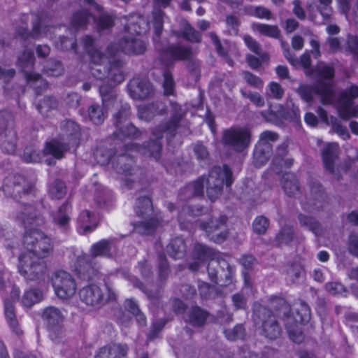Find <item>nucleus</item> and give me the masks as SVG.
<instances>
[{"mask_svg": "<svg viewBox=\"0 0 358 358\" xmlns=\"http://www.w3.org/2000/svg\"><path fill=\"white\" fill-rule=\"evenodd\" d=\"M17 220L26 229L23 251L19 257L18 271L27 280H37L45 272L46 265L41 259L52 252V241L50 237L36 229L44 223V220L36 213L34 206H22Z\"/></svg>", "mask_w": 358, "mask_h": 358, "instance_id": "obj_1", "label": "nucleus"}, {"mask_svg": "<svg viewBox=\"0 0 358 358\" xmlns=\"http://www.w3.org/2000/svg\"><path fill=\"white\" fill-rule=\"evenodd\" d=\"M194 252L196 261L189 264L190 270H199L201 263L209 260L207 268L210 280L221 285H227L231 282L234 268L226 259L221 257L220 254L201 244L195 246Z\"/></svg>", "mask_w": 358, "mask_h": 358, "instance_id": "obj_2", "label": "nucleus"}, {"mask_svg": "<svg viewBox=\"0 0 358 358\" xmlns=\"http://www.w3.org/2000/svg\"><path fill=\"white\" fill-rule=\"evenodd\" d=\"M231 171L227 166L214 167L210 172L208 178H200L196 182L189 185L185 189V196H199L203 193L206 186L207 196L211 201H215L220 194L223 185L230 186L232 183Z\"/></svg>", "mask_w": 358, "mask_h": 358, "instance_id": "obj_3", "label": "nucleus"}, {"mask_svg": "<svg viewBox=\"0 0 358 358\" xmlns=\"http://www.w3.org/2000/svg\"><path fill=\"white\" fill-rule=\"evenodd\" d=\"M316 72L322 80L318 83L315 88L313 89L310 86L301 85L297 90V92L306 102L310 103L312 101L313 95L315 92L320 96L323 103H331L334 100V86L332 85L334 69L320 62L316 66Z\"/></svg>", "mask_w": 358, "mask_h": 358, "instance_id": "obj_4", "label": "nucleus"}, {"mask_svg": "<svg viewBox=\"0 0 358 358\" xmlns=\"http://www.w3.org/2000/svg\"><path fill=\"white\" fill-rule=\"evenodd\" d=\"M170 3L171 0H152L153 11L150 22H145L143 18L137 15H130L129 19L124 17L122 20L126 23L124 24L126 31L131 35L134 34L140 35L146 33L152 24L155 34L159 36L162 30L164 19L162 9L168 7Z\"/></svg>", "mask_w": 358, "mask_h": 358, "instance_id": "obj_5", "label": "nucleus"}, {"mask_svg": "<svg viewBox=\"0 0 358 358\" xmlns=\"http://www.w3.org/2000/svg\"><path fill=\"white\" fill-rule=\"evenodd\" d=\"M68 145L62 142L58 139H53L50 142L46 143L43 150V155H50L56 159H61L64 153L72 148H76L80 139V128L79 126L73 121H68L66 124ZM64 139H62L64 141Z\"/></svg>", "mask_w": 358, "mask_h": 358, "instance_id": "obj_6", "label": "nucleus"}, {"mask_svg": "<svg viewBox=\"0 0 358 358\" xmlns=\"http://www.w3.org/2000/svg\"><path fill=\"white\" fill-rule=\"evenodd\" d=\"M358 99V85L350 84L341 90L337 94V114L343 120L358 118V103L355 100Z\"/></svg>", "mask_w": 358, "mask_h": 358, "instance_id": "obj_7", "label": "nucleus"}, {"mask_svg": "<svg viewBox=\"0 0 358 358\" xmlns=\"http://www.w3.org/2000/svg\"><path fill=\"white\" fill-rule=\"evenodd\" d=\"M107 79L108 81H113V85L108 87L101 85L99 92L104 108L109 110L110 108H117L119 106L120 101L117 99L113 87L124 80V75L118 64H110V69L107 72Z\"/></svg>", "mask_w": 358, "mask_h": 358, "instance_id": "obj_8", "label": "nucleus"}, {"mask_svg": "<svg viewBox=\"0 0 358 358\" xmlns=\"http://www.w3.org/2000/svg\"><path fill=\"white\" fill-rule=\"evenodd\" d=\"M80 3H85L90 6V10H96L99 13V18L95 20L90 16L87 12L76 13L72 18L71 24L76 28L84 27L90 20L96 22L99 29H104L112 26L113 20L111 17L101 12V6L94 1V0H79Z\"/></svg>", "mask_w": 358, "mask_h": 358, "instance_id": "obj_9", "label": "nucleus"}, {"mask_svg": "<svg viewBox=\"0 0 358 358\" xmlns=\"http://www.w3.org/2000/svg\"><path fill=\"white\" fill-rule=\"evenodd\" d=\"M55 294L62 299H69L73 296L77 285L72 275L63 270L55 271L50 278Z\"/></svg>", "mask_w": 358, "mask_h": 358, "instance_id": "obj_10", "label": "nucleus"}, {"mask_svg": "<svg viewBox=\"0 0 358 358\" xmlns=\"http://www.w3.org/2000/svg\"><path fill=\"white\" fill-rule=\"evenodd\" d=\"M85 48L87 51L90 59V72L92 75L99 80L105 78L106 71L105 64L108 62V57L102 55L94 45V41L90 36L83 39Z\"/></svg>", "mask_w": 358, "mask_h": 358, "instance_id": "obj_11", "label": "nucleus"}, {"mask_svg": "<svg viewBox=\"0 0 358 358\" xmlns=\"http://www.w3.org/2000/svg\"><path fill=\"white\" fill-rule=\"evenodd\" d=\"M299 308H295L296 315L293 319L288 317V322L286 324L287 332L291 340L295 343H301L303 341V335L299 324H303L309 321L310 312L308 306L301 302Z\"/></svg>", "mask_w": 358, "mask_h": 358, "instance_id": "obj_12", "label": "nucleus"}, {"mask_svg": "<svg viewBox=\"0 0 358 358\" xmlns=\"http://www.w3.org/2000/svg\"><path fill=\"white\" fill-rule=\"evenodd\" d=\"M160 151L161 145L157 141L152 142L148 148H140L136 145L127 143L126 145V154L120 156L118 159V161L120 163H122L125 161H129V163L124 165V167L120 166V168H117V171L122 172V173L125 175L131 174L130 173V166L132 160L127 156V155L130 156L131 155L132 152H136L144 155H150L154 157L155 159H158L160 156Z\"/></svg>", "mask_w": 358, "mask_h": 358, "instance_id": "obj_13", "label": "nucleus"}, {"mask_svg": "<svg viewBox=\"0 0 358 358\" xmlns=\"http://www.w3.org/2000/svg\"><path fill=\"white\" fill-rule=\"evenodd\" d=\"M223 141L234 150H244L250 142V132L247 127H233L224 131Z\"/></svg>", "mask_w": 358, "mask_h": 358, "instance_id": "obj_14", "label": "nucleus"}, {"mask_svg": "<svg viewBox=\"0 0 358 358\" xmlns=\"http://www.w3.org/2000/svg\"><path fill=\"white\" fill-rule=\"evenodd\" d=\"M33 61L34 56L32 52L26 51L19 57L18 65L22 69L27 83L33 85L36 90L40 92L41 90L47 87V83L38 74L29 71L33 65Z\"/></svg>", "mask_w": 358, "mask_h": 358, "instance_id": "obj_15", "label": "nucleus"}, {"mask_svg": "<svg viewBox=\"0 0 358 358\" xmlns=\"http://www.w3.org/2000/svg\"><path fill=\"white\" fill-rule=\"evenodd\" d=\"M9 289L10 297L4 299L5 317L13 331L19 334L20 331L18 329V322L15 313L13 303L20 299V289L15 285L9 287Z\"/></svg>", "mask_w": 358, "mask_h": 358, "instance_id": "obj_16", "label": "nucleus"}, {"mask_svg": "<svg viewBox=\"0 0 358 358\" xmlns=\"http://www.w3.org/2000/svg\"><path fill=\"white\" fill-rule=\"evenodd\" d=\"M227 217L220 215L218 218L211 220L206 224L201 225L210 239L215 243H222L227 237V232L222 230L226 222Z\"/></svg>", "mask_w": 358, "mask_h": 358, "instance_id": "obj_17", "label": "nucleus"}, {"mask_svg": "<svg viewBox=\"0 0 358 358\" xmlns=\"http://www.w3.org/2000/svg\"><path fill=\"white\" fill-rule=\"evenodd\" d=\"M130 107L128 104L122 106V110L119 111L115 115L116 127L118 131L115 134L119 139H122L125 137L136 138L138 136L140 131L136 127L133 125H127L124 128L120 127V124L124 120H126L129 115Z\"/></svg>", "mask_w": 358, "mask_h": 358, "instance_id": "obj_18", "label": "nucleus"}, {"mask_svg": "<svg viewBox=\"0 0 358 358\" xmlns=\"http://www.w3.org/2000/svg\"><path fill=\"white\" fill-rule=\"evenodd\" d=\"M82 301L88 306H99L106 300L101 288L94 284L84 287L79 292Z\"/></svg>", "mask_w": 358, "mask_h": 358, "instance_id": "obj_19", "label": "nucleus"}, {"mask_svg": "<svg viewBox=\"0 0 358 358\" xmlns=\"http://www.w3.org/2000/svg\"><path fill=\"white\" fill-rule=\"evenodd\" d=\"M128 92L133 99H143L151 93L152 87L147 80L135 78L129 82Z\"/></svg>", "mask_w": 358, "mask_h": 358, "instance_id": "obj_20", "label": "nucleus"}, {"mask_svg": "<svg viewBox=\"0 0 358 358\" xmlns=\"http://www.w3.org/2000/svg\"><path fill=\"white\" fill-rule=\"evenodd\" d=\"M16 131L12 125L0 127V149L7 153H13L16 148Z\"/></svg>", "mask_w": 358, "mask_h": 358, "instance_id": "obj_21", "label": "nucleus"}, {"mask_svg": "<svg viewBox=\"0 0 358 358\" xmlns=\"http://www.w3.org/2000/svg\"><path fill=\"white\" fill-rule=\"evenodd\" d=\"M127 351L126 345L113 344L102 348L95 358H125Z\"/></svg>", "mask_w": 358, "mask_h": 358, "instance_id": "obj_22", "label": "nucleus"}, {"mask_svg": "<svg viewBox=\"0 0 358 358\" xmlns=\"http://www.w3.org/2000/svg\"><path fill=\"white\" fill-rule=\"evenodd\" d=\"M120 49L127 54H141L145 50V44L138 38H124L120 45Z\"/></svg>", "mask_w": 358, "mask_h": 358, "instance_id": "obj_23", "label": "nucleus"}, {"mask_svg": "<svg viewBox=\"0 0 358 358\" xmlns=\"http://www.w3.org/2000/svg\"><path fill=\"white\" fill-rule=\"evenodd\" d=\"M191 55V50L189 48L176 45H173L169 48L167 51L163 53V58H168L170 62L175 60H185L187 59Z\"/></svg>", "mask_w": 358, "mask_h": 358, "instance_id": "obj_24", "label": "nucleus"}, {"mask_svg": "<svg viewBox=\"0 0 358 358\" xmlns=\"http://www.w3.org/2000/svg\"><path fill=\"white\" fill-rule=\"evenodd\" d=\"M97 225V218L94 214H91L90 211L85 210L82 212L78 217V230L83 233H88L92 231Z\"/></svg>", "mask_w": 358, "mask_h": 358, "instance_id": "obj_25", "label": "nucleus"}, {"mask_svg": "<svg viewBox=\"0 0 358 358\" xmlns=\"http://www.w3.org/2000/svg\"><path fill=\"white\" fill-rule=\"evenodd\" d=\"M22 182H24V179L20 176H10L7 177L3 185L4 193L8 196H15V193H20L22 189Z\"/></svg>", "mask_w": 358, "mask_h": 358, "instance_id": "obj_26", "label": "nucleus"}, {"mask_svg": "<svg viewBox=\"0 0 358 358\" xmlns=\"http://www.w3.org/2000/svg\"><path fill=\"white\" fill-rule=\"evenodd\" d=\"M164 106L162 103H158L156 105L153 103L150 105H140L138 107V117L141 120L149 121L157 114L159 108L162 110Z\"/></svg>", "mask_w": 358, "mask_h": 358, "instance_id": "obj_27", "label": "nucleus"}, {"mask_svg": "<svg viewBox=\"0 0 358 358\" xmlns=\"http://www.w3.org/2000/svg\"><path fill=\"white\" fill-rule=\"evenodd\" d=\"M71 207L66 203L53 214L54 222L59 227H66L70 222Z\"/></svg>", "mask_w": 358, "mask_h": 358, "instance_id": "obj_28", "label": "nucleus"}, {"mask_svg": "<svg viewBox=\"0 0 358 358\" xmlns=\"http://www.w3.org/2000/svg\"><path fill=\"white\" fill-rule=\"evenodd\" d=\"M336 146L334 143H328L324 148L322 156L324 166L330 173L334 172V153Z\"/></svg>", "mask_w": 358, "mask_h": 358, "instance_id": "obj_29", "label": "nucleus"}, {"mask_svg": "<svg viewBox=\"0 0 358 358\" xmlns=\"http://www.w3.org/2000/svg\"><path fill=\"white\" fill-rule=\"evenodd\" d=\"M43 317L49 326L53 327L59 325L63 321L64 315L58 308L48 307L44 310Z\"/></svg>", "mask_w": 358, "mask_h": 358, "instance_id": "obj_30", "label": "nucleus"}, {"mask_svg": "<svg viewBox=\"0 0 358 358\" xmlns=\"http://www.w3.org/2000/svg\"><path fill=\"white\" fill-rule=\"evenodd\" d=\"M43 299V293L37 289H29L25 290L21 299L24 306L31 307L39 303Z\"/></svg>", "mask_w": 358, "mask_h": 358, "instance_id": "obj_31", "label": "nucleus"}, {"mask_svg": "<svg viewBox=\"0 0 358 358\" xmlns=\"http://www.w3.org/2000/svg\"><path fill=\"white\" fill-rule=\"evenodd\" d=\"M282 188L289 196H294L299 191L296 176L292 173H285L282 179Z\"/></svg>", "mask_w": 358, "mask_h": 358, "instance_id": "obj_32", "label": "nucleus"}, {"mask_svg": "<svg viewBox=\"0 0 358 358\" xmlns=\"http://www.w3.org/2000/svg\"><path fill=\"white\" fill-rule=\"evenodd\" d=\"M263 331L265 336L269 339H275L280 335V329L273 316L264 322Z\"/></svg>", "mask_w": 358, "mask_h": 358, "instance_id": "obj_33", "label": "nucleus"}, {"mask_svg": "<svg viewBox=\"0 0 358 358\" xmlns=\"http://www.w3.org/2000/svg\"><path fill=\"white\" fill-rule=\"evenodd\" d=\"M185 251V245L183 240L180 238H176L172 240L167 246V252L175 259L182 257Z\"/></svg>", "mask_w": 358, "mask_h": 358, "instance_id": "obj_34", "label": "nucleus"}, {"mask_svg": "<svg viewBox=\"0 0 358 358\" xmlns=\"http://www.w3.org/2000/svg\"><path fill=\"white\" fill-rule=\"evenodd\" d=\"M282 48H284L283 43H282ZM284 49V55L289 61V62L295 66L301 65L303 68L308 69L310 65V58L309 54L306 52L298 59L292 55L288 49Z\"/></svg>", "mask_w": 358, "mask_h": 358, "instance_id": "obj_35", "label": "nucleus"}, {"mask_svg": "<svg viewBox=\"0 0 358 358\" xmlns=\"http://www.w3.org/2000/svg\"><path fill=\"white\" fill-rule=\"evenodd\" d=\"M255 31L259 34L272 38H277L280 34V30L277 26L257 23L252 25Z\"/></svg>", "mask_w": 358, "mask_h": 358, "instance_id": "obj_36", "label": "nucleus"}, {"mask_svg": "<svg viewBox=\"0 0 358 358\" xmlns=\"http://www.w3.org/2000/svg\"><path fill=\"white\" fill-rule=\"evenodd\" d=\"M49 27H43V32L41 31V24L39 23H33V31L31 33L27 31V27H22L17 30V34L22 38H28L29 36L38 37L42 34L45 36H48V31L50 30Z\"/></svg>", "mask_w": 358, "mask_h": 358, "instance_id": "obj_37", "label": "nucleus"}, {"mask_svg": "<svg viewBox=\"0 0 358 358\" xmlns=\"http://www.w3.org/2000/svg\"><path fill=\"white\" fill-rule=\"evenodd\" d=\"M208 314L199 307H194L189 314L188 321L192 325L201 326L206 320Z\"/></svg>", "mask_w": 358, "mask_h": 358, "instance_id": "obj_38", "label": "nucleus"}, {"mask_svg": "<svg viewBox=\"0 0 358 358\" xmlns=\"http://www.w3.org/2000/svg\"><path fill=\"white\" fill-rule=\"evenodd\" d=\"M110 245L109 242L106 240L99 241V243L94 244L91 248V255L93 257L98 256H109Z\"/></svg>", "mask_w": 358, "mask_h": 358, "instance_id": "obj_39", "label": "nucleus"}, {"mask_svg": "<svg viewBox=\"0 0 358 358\" xmlns=\"http://www.w3.org/2000/svg\"><path fill=\"white\" fill-rule=\"evenodd\" d=\"M135 210L139 215H148L152 211V202L150 198L138 199L136 203Z\"/></svg>", "mask_w": 358, "mask_h": 358, "instance_id": "obj_40", "label": "nucleus"}, {"mask_svg": "<svg viewBox=\"0 0 358 358\" xmlns=\"http://www.w3.org/2000/svg\"><path fill=\"white\" fill-rule=\"evenodd\" d=\"M246 13L251 16L261 19L270 20L272 18L271 11L263 6H251L247 9Z\"/></svg>", "mask_w": 358, "mask_h": 358, "instance_id": "obj_41", "label": "nucleus"}, {"mask_svg": "<svg viewBox=\"0 0 358 358\" xmlns=\"http://www.w3.org/2000/svg\"><path fill=\"white\" fill-rule=\"evenodd\" d=\"M88 116L90 120L95 124H101L104 119V113L101 110L98 105H92L88 110Z\"/></svg>", "mask_w": 358, "mask_h": 358, "instance_id": "obj_42", "label": "nucleus"}, {"mask_svg": "<svg viewBox=\"0 0 358 358\" xmlns=\"http://www.w3.org/2000/svg\"><path fill=\"white\" fill-rule=\"evenodd\" d=\"M22 158L27 163H36L42 160L39 151L32 146L26 148Z\"/></svg>", "mask_w": 358, "mask_h": 358, "instance_id": "obj_43", "label": "nucleus"}, {"mask_svg": "<svg viewBox=\"0 0 358 358\" xmlns=\"http://www.w3.org/2000/svg\"><path fill=\"white\" fill-rule=\"evenodd\" d=\"M181 34H182L187 40L192 42H199L201 40L199 34L193 29L187 22H184L182 24Z\"/></svg>", "mask_w": 358, "mask_h": 358, "instance_id": "obj_44", "label": "nucleus"}, {"mask_svg": "<svg viewBox=\"0 0 358 358\" xmlns=\"http://www.w3.org/2000/svg\"><path fill=\"white\" fill-rule=\"evenodd\" d=\"M65 193V185L60 180H55L49 187V194L55 199L62 198Z\"/></svg>", "mask_w": 358, "mask_h": 358, "instance_id": "obj_45", "label": "nucleus"}, {"mask_svg": "<svg viewBox=\"0 0 358 358\" xmlns=\"http://www.w3.org/2000/svg\"><path fill=\"white\" fill-rule=\"evenodd\" d=\"M226 338L229 341L243 338L244 336V329L241 325H237L234 329H229L224 331Z\"/></svg>", "mask_w": 358, "mask_h": 358, "instance_id": "obj_46", "label": "nucleus"}, {"mask_svg": "<svg viewBox=\"0 0 358 358\" xmlns=\"http://www.w3.org/2000/svg\"><path fill=\"white\" fill-rule=\"evenodd\" d=\"M173 107L175 110L176 113L173 116L171 123L166 127V129H164V132L166 133L167 135L170 134L171 136L173 135V131L177 128L178 122H179V120H180L182 117L181 114L179 113L178 111V108L180 111L181 110L180 108L178 107L177 105L173 106Z\"/></svg>", "mask_w": 358, "mask_h": 358, "instance_id": "obj_47", "label": "nucleus"}, {"mask_svg": "<svg viewBox=\"0 0 358 358\" xmlns=\"http://www.w3.org/2000/svg\"><path fill=\"white\" fill-rule=\"evenodd\" d=\"M268 227V220L263 216L257 217L253 222L254 231L257 234H264Z\"/></svg>", "mask_w": 358, "mask_h": 358, "instance_id": "obj_48", "label": "nucleus"}, {"mask_svg": "<svg viewBox=\"0 0 358 358\" xmlns=\"http://www.w3.org/2000/svg\"><path fill=\"white\" fill-rule=\"evenodd\" d=\"M157 223L158 221L156 220H150L148 221L142 222L136 227V229L140 233L149 234L152 233L153 229L156 227Z\"/></svg>", "mask_w": 358, "mask_h": 358, "instance_id": "obj_49", "label": "nucleus"}, {"mask_svg": "<svg viewBox=\"0 0 358 358\" xmlns=\"http://www.w3.org/2000/svg\"><path fill=\"white\" fill-rule=\"evenodd\" d=\"M258 55L259 57H257L252 55H248L247 57V62L250 68L257 69L262 65L263 62H266L268 59L267 55H260L259 53Z\"/></svg>", "mask_w": 358, "mask_h": 358, "instance_id": "obj_50", "label": "nucleus"}, {"mask_svg": "<svg viewBox=\"0 0 358 358\" xmlns=\"http://www.w3.org/2000/svg\"><path fill=\"white\" fill-rule=\"evenodd\" d=\"M299 219L301 225L307 227L310 230L317 234L318 224L313 217L301 215Z\"/></svg>", "mask_w": 358, "mask_h": 358, "instance_id": "obj_51", "label": "nucleus"}, {"mask_svg": "<svg viewBox=\"0 0 358 358\" xmlns=\"http://www.w3.org/2000/svg\"><path fill=\"white\" fill-rule=\"evenodd\" d=\"M293 236V230L290 227L283 228L277 235L276 240L279 244L287 243Z\"/></svg>", "mask_w": 358, "mask_h": 358, "instance_id": "obj_52", "label": "nucleus"}, {"mask_svg": "<svg viewBox=\"0 0 358 358\" xmlns=\"http://www.w3.org/2000/svg\"><path fill=\"white\" fill-rule=\"evenodd\" d=\"M268 95L275 99H280L284 94V90L282 89L280 84L275 82H271L268 85Z\"/></svg>", "mask_w": 358, "mask_h": 358, "instance_id": "obj_53", "label": "nucleus"}, {"mask_svg": "<svg viewBox=\"0 0 358 358\" xmlns=\"http://www.w3.org/2000/svg\"><path fill=\"white\" fill-rule=\"evenodd\" d=\"M163 87L165 94H173L174 90V82L171 75L169 72H165L164 73Z\"/></svg>", "mask_w": 358, "mask_h": 358, "instance_id": "obj_54", "label": "nucleus"}, {"mask_svg": "<svg viewBox=\"0 0 358 358\" xmlns=\"http://www.w3.org/2000/svg\"><path fill=\"white\" fill-rule=\"evenodd\" d=\"M243 76L244 80L248 84L254 87H259L262 85V80L259 77L250 73V72H243Z\"/></svg>", "mask_w": 358, "mask_h": 358, "instance_id": "obj_55", "label": "nucleus"}, {"mask_svg": "<svg viewBox=\"0 0 358 358\" xmlns=\"http://www.w3.org/2000/svg\"><path fill=\"white\" fill-rule=\"evenodd\" d=\"M91 259L90 257L87 255H82L78 256L77 264L78 266L76 267V270L79 272H81V267H84V268H87L91 267Z\"/></svg>", "mask_w": 358, "mask_h": 358, "instance_id": "obj_56", "label": "nucleus"}, {"mask_svg": "<svg viewBox=\"0 0 358 358\" xmlns=\"http://www.w3.org/2000/svg\"><path fill=\"white\" fill-rule=\"evenodd\" d=\"M348 47L354 57L358 60V37L349 36L348 39Z\"/></svg>", "mask_w": 358, "mask_h": 358, "instance_id": "obj_57", "label": "nucleus"}, {"mask_svg": "<svg viewBox=\"0 0 358 358\" xmlns=\"http://www.w3.org/2000/svg\"><path fill=\"white\" fill-rule=\"evenodd\" d=\"M267 161V156L262 152L259 146L255 148L254 152V162L257 166H260Z\"/></svg>", "mask_w": 358, "mask_h": 358, "instance_id": "obj_58", "label": "nucleus"}, {"mask_svg": "<svg viewBox=\"0 0 358 358\" xmlns=\"http://www.w3.org/2000/svg\"><path fill=\"white\" fill-rule=\"evenodd\" d=\"M349 251L358 257V234H351L349 238Z\"/></svg>", "mask_w": 358, "mask_h": 358, "instance_id": "obj_59", "label": "nucleus"}, {"mask_svg": "<svg viewBox=\"0 0 358 358\" xmlns=\"http://www.w3.org/2000/svg\"><path fill=\"white\" fill-rule=\"evenodd\" d=\"M320 5V13L323 16L324 20L329 19L331 14V10L328 8L329 5L331 3V0H319Z\"/></svg>", "mask_w": 358, "mask_h": 358, "instance_id": "obj_60", "label": "nucleus"}, {"mask_svg": "<svg viewBox=\"0 0 358 358\" xmlns=\"http://www.w3.org/2000/svg\"><path fill=\"white\" fill-rule=\"evenodd\" d=\"M244 41L248 48L255 53L259 54V47L258 43L249 36H244Z\"/></svg>", "mask_w": 358, "mask_h": 358, "instance_id": "obj_61", "label": "nucleus"}, {"mask_svg": "<svg viewBox=\"0 0 358 358\" xmlns=\"http://www.w3.org/2000/svg\"><path fill=\"white\" fill-rule=\"evenodd\" d=\"M227 24L230 29L231 34H236L238 31V22L237 19L234 16H229L227 18Z\"/></svg>", "mask_w": 358, "mask_h": 358, "instance_id": "obj_62", "label": "nucleus"}, {"mask_svg": "<svg viewBox=\"0 0 358 358\" xmlns=\"http://www.w3.org/2000/svg\"><path fill=\"white\" fill-rule=\"evenodd\" d=\"M317 113L320 117L324 123H326L327 124H331L333 127L334 126V124H336V120L332 116H331L330 118H329L327 112L326 110H324L322 108H320L318 109Z\"/></svg>", "mask_w": 358, "mask_h": 358, "instance_id": "obj_63", "label": "nucleus"}, {"mask_svg": "<svg viewBox=\"0 0 358 358\" xmlns=\"http://www.w3.org/2000/svg\"><path fill=\"white\" fill-rule=\"evenodd\" d=\"M287 107L291 110L289 113V117L292 120H298L300 117V110L297 106H296L292 101H287Z\"/></svg>", "mask_w": 358, "mask_h": 358, "instance_id": "obj_64", "label": "nucleus"}]
</instances>
